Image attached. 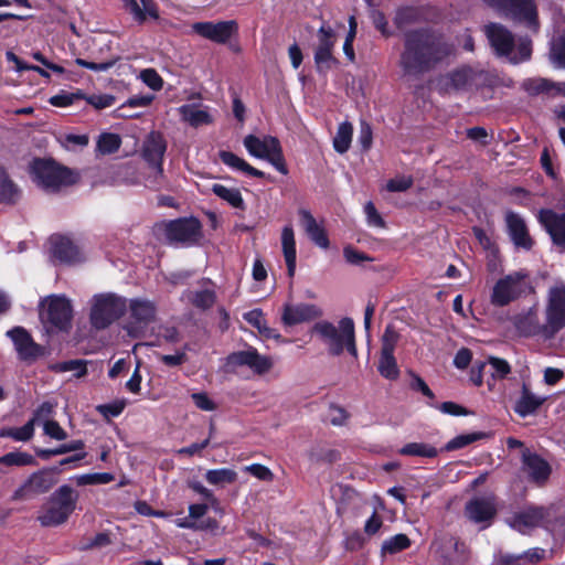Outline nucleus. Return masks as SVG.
<instances>
[{
	"label": "nucleus",
	"instance_id": "36",
	"mask_svg": "<svg viewBox=\"0 0 565 565\" xmlns=\"http://www.w3.org/2000/svg\"><path fill=\"white\" fill-rule=\"evenodd\" d=\"M212 192L232 207L243 209L244 200L238 189L215 183L212 185Z\"/></svg>",
	"mask_w": 565,
	"mask_h": 565
},
{
	"label": "nucleus",
	"instance_id": "42",
	"mask_svg": "<svg viewBox=\"0 0 565 565\" xmlns=\"http://www.w3.org/2000/svg\"><path fill=\"white\" fill-rule=\"evenodd\" d=\"M353 127L350 122H341L338 127L337 134L333 138L334 150L339 153H344L349 150L352 141Z\"/></svg>",
	"mask_w": 565,
	"mask_h": 565
},
{
	"label": "nucleus",
	"instance_id": "18",
	"mask_svg": "<svg viewBox=\"0 0 565 565\" xmlns=\"http://www.w3.org/2000/svg\"><path fill=\"white\" fill-rule=\"evenodd\" d=\"M497 513V503L493 495L478 497L470 500L466 505V514L475 523L482 524V527L490 525Z\"/></svg>",
	"mask_w": 565,
	"mask_h": 565
},
{
	"label": "nucleus",
	"instance_id": "45",
	"mask_svg": "<svg viewBox=\"0 0 565 565\" xmlns=\"http://www.w3.org/2000/svg\"><path fill=\"white\" fill-rule=\"evenodd\" d=\"M51 370L57 373L73 372L77 379L85 376L87 373L86 361L84 360L58 362L53 364Z\"/></svg>",
	"mask_w": 565,
	"mask_h": 565
},
{
	"label": "nucleus",
	"instance_id": "56",
	"mask_svg": "<svg viewBox=\"0 0 565 565\" xmlns=\"http://www.w3.org/2000/svg\"><path fill=\"white\" fill-rule=\"evenodd\" d=\"M125 406V401H115L109 404L98 405L97 411L105 417H117L122 413Z\"/></svg>",
	"mask_w": 565,
	"mask_h": 565
},
{
	"label": "nucleus",
	"instance_id": "50",
	"mask_svg": "<svg viewBox=\"0 0 565 565\" xmlns=\"http://www.w3.org/2000/svg\"><path fill=\"white\" fill-rule=\"evenodd\" d=\"M522 87L531 95L548 93L553 88V82L545 78H529L522 84Z\"/></svg>",
	"mask_w": 565,
	"mask_h": 565
},
{
	"label": "nucleus",
	"instance_id": "38",
	"mask_svg": "<svg viewBox=\"0 0 565 565\" xmlns=\"http://www.w3.org/2000/svg\"><path fill=\"white\" fill-rule=\"evenodd\" d=\"M550 60L555 67L565 68V26L551 42Z\"/></svg>",
	"mask_w": 565,
	"mask_h": 565
},
{
	"label": "nucleus",
	"instance_id": "11",
	"mask_svg": "<svg viewBox=\"0 0 565 565\" xmlns=\"http://www.w3.org/2000/svg\"><path fill=\"white\" fill-rule=\"evenodd\" d=\"M127 305L129 321L125 328L129 335L137 338L156 320L157 303L147 298H132L127 300Z\"/></svg>",
	"mask_w": 565,
	"mask_h": 565
},
{
	"label": "nucleus",
	"instance_id": "5",
	"mask_svg": "<svg viewBox=\"0 0 565 565\" xmlns=\"http://www.w3.org/2000/svg\"><path fill=\"white\" fill-rule=\"evenodd\" d=\"M90 323L96 329H106L127 311V299L114 292L98 294L90 301Z\"/></svg>",
	"mask_w": 565,
	"mask_h": 565
},
{
	"label": "nucleus",
	"instance_id": "55",
	"mask_svg": "<svg viewBox=\"0 0 565 565\" xmlns=\"http://www.w3.org/2000/svg\"><path fill=\"white\" fill-rule=\"evenodd\" d=\"M413 184L412 177L399 175L391 179L386 183V190L390 192H403L409 189Z\"/></svg>",
	"mask_w": 565,
	"mask_h": 565
},
{
	"label": "nucleus",
	"instance_id": "61",
	"mask_svg": "<svg viewBox=\"0 0 565 565\" xmlns=\"http://www.w3.org/2000/svg\"><path fill=\"white\" fill-rule=\"evenodd\" d=\"M343 256H344L345 260L352 265H360L361 263H363L365 260H371V258L367 255L354 249L351 246L344 247Z\"/></svg>",
	"mask_w": 565,
	"mask_h": 565
},
{
	"label": "nucleus",
	"instance_id": "31",
	"mask_svg": "<svg viewBox=\"0 0 565 565\" xmlns=\"http://www.w3.org/2000/svg\"><path fill=\"white\" fill-rule=\"evenodd\" d=\"M281 250L287 265L288 276L292 277L296 271L297 249L295 231L290 224L285 225L280 235Z\"/></svg>",
	"mask_w": 565,
	"mask_h": 565
},
{
	"label": "nucleus",
	"instance_id": "51",
	"mask_svg": "<svg viewBox=\"0 0 565 565\" xmlns=\"http://www.w3.org/2000/svg\"><path fill=\"white\" fill-rule=\"evenodd\" d=\"M218 157H220L221 161L224 164H226L227 167H230L234 170H237V171H243V172L247 171V163L242 158L234 154L233 152L222 150L218 152Z\"/></svg>",
	"mask_w": 565,
	"mask_h": 565
},
{
	"label": "nucleus",
	"instance_id": "19",
	"mask_svg": "<svg viewBox=\"0 0 565 565\" xmlns=\"http://www.w3.org/2000/svg\"><path fill=\"white\" fill-rule=\"evenodd\" d=\"M523 470L529 479L539 484H544L552 472L550 463L535 452L524 449L522 452Z\"/></svg>",
	"mask_w": 565,
	"mask_h": 565
},
{
	"label": "nucleus",
	"instance_id": "58",
	"mask_svg": "<svg viewBox=\"0 0 565 565\" xmlns=\"http://www.w3.org/2000/svg\"><path fill=\"white\" fill-rule=\"evenodd\" d=\"M249 476L263 482H271L274 480V473L270 471V469L260 463L249 465Z\"/></svg>",
	"mask_w": 565,
	"mask_h": 565
},
{
	"label": "nucleus",
	"instance_id": "54",
	"mask_svg": "<svg viewBox=\"0 0 565 565\" xmlns=\"http://www.w3.org/2000/svg\"><path fill=\"white\" fill-rule=\"evenodd\" d=\"M43 430L45 435L55 440H65L67 438L66 431L55 420H44Z\"/></svg>",
	"mask_w": 565,
	"mask_h": 565
},
{
	"label": "nucleus",
	"instance_id": "47",
	"mask_svg": "<svg viewBox=\"0 0 565 565\" xmlns=\"http://www.w3.org/2000/svg\"><path fill=\"white\" fill-rule=\"evenodd\" d=\"M411 546V540L405 534H396L387 540H385L382 544V553L383 554H396L401 551H404Z\"/></svg>",
	"mask_w": 565,
	"mask_h": 565
},
{
	"label": "nucleus",
	"instance_id": "63",
	"mask_svg": "<svg viewBox=\"0 0 565 565\" xmlns=\"http://www.w3.org/2000/svg\"><path fill=\"white\" fill-rule=\"evenodd\" d=\"M398 335L397 333L390 327L386 328L383 338H382V352H394L395 345L397 343Z\"/></svg>",
	"mask_w": 565,
	"mask_h": 565
},
{
	"label": "nucleus",
	"instance_id": "46",
	"mask_svg": "<svg viewBox=\"0 0 565 565\" xmlns=\"http://www.w3.org/2000/svg\"><path fill=\"white\" fill-rule=\"evenodd\" d=\"M121 143V139L117 134L103 132L97 139L96 149L100 154H110L116 152Z\"/></svg>",
	"mask_w": 565,
	"mask_h": 565
},
{
	"label": "nucleus",
	"instance_id": "37",
	"mask_svg": "<svg viewBox=\"0 0 565 565\" xmlns=\"http://www.w3.org/2000/svg\"><path fill=\"white\" fill-rule=\"evenodd\" d=\"M249 324L257 329L263 339L280 340L281 335L267 324L264 313L259 309L249 311Z\"/></svg>",
	"mask_w": 565,
	"mask_h": 565
},
{
	"label": "nucleus",
	"instance_id": "16",
	"mask_svg": "<svg viewBox=\"0 0 565 565\" xmlns=\"http://www.w3.org/2000/svg\"><path fill=\"white\" fill-rule=\"evenodd\" d=\"M166 234L171 242L193 244L201 238V224L194 217L174 220L167 224Z\"/></svg>",
	"mask_w": 565,
	"mask_h": 565
},
{
	"label": "nucleus",
	"instance_id": "24",
	"mask_svg": "<svg viewBox=\"0 0 565 565\" xmlns=\"http://www.w3.org/2000/svg\"><path fill=\"white\" fill-rule=\"evenodd\" d=\"M475 72L470 67H461L439 79V88L444 93L467 89L475 79Z\"/></svg>",
	"mask_w": 565,
	"mask_h": 565
},
{
	"label": "nucleus",
	"instance_id": "44",
	"mask_svg": "<svg viewBox=\"0 0 565 565\" xmlns=\"http://www.w3.org/2000/svg\"><path fill=\"white\" fill-rule=\"evenodd\" d=\"M236 472L232 469L222 468V469H213L209 470L205 473V479L210 484L217 487H225L226 484H231L236 480Z\"/></svg>",
	"mask_w": 565,
	"mask_h": 565
},
{
	"label": "nucleus",
	"instance_id": "13",
	"mask_svg": "<svg viewBox=\"0 0 565 565\" xmlns=\"http://www.w3.org/2000/svg\"><path fill=\"white\" fill-rule=\"evenodd\" d=\"M547 515L545 508L529 505L507 516L505 523L521 534H529L533 530L543 526Z\"/></svg>",
	"mask_w": 565,
	"mask_h": 565
},
{
	"label": "nucleus",
	"instance_id": "64",
	"mask_svg": "<svg viewBox=\"0 0 565 565\" xmlns=\"http://www.w3.org/2000/svg\"><path fill=\"white\" fill-rule=\"evenodd\" d=\"M192 399L195 406L202 411L210 412L215 409L214 402L205 393H194L192 394Z\"/></svg>",
	"mask_w": 565,
	"mask_h": 565
},
{
	"label": "nucleus",
	"instance_id": "8",
	"mask_svg": "<svg viewBox=\"0 0 565 565\" xmlns=\"http://www.w3.org/2000/svg\"><path fill=\"white\" fill-rule=\"evenodd\" d=\"M565 328V284L555 282L547 292L543 339L550 340Z\"/></svg>",
	"mask_w": 565,
	"mask_h": 565
},
{
	"label": "nucleus",
	"instance_id": "17",
	"mask_svg": "<svg viewBox=\"0 0 565 565\" xmlns=\"http://www.w3.org/2000/svg\"><path fill=\"white\" fill-rule=\"evenodd\" d=\"M539 222L550 235L553 244L565 252V212L558 213L550 209L541 210Z\"/></svg>",
	"mask_w": 565,
	"mask_h": 565
},
{
	"label": "nucleus",
	"instance_id": "6",
	"mask_svg": "<svg viewBox=\"0 0 565 565\" xmlns=\"http://www.w3.org/2000/svg\"><path fill=\"white\" fill-rule=\"evenodd\" d=\"M34 182L46 192H56L75 183V174L52 160L35 159L32 164Z\"/></svg>",
	"mask_w": 565,
	"mask_h": 565
},
{
	"label": "nucleus",
	"instance_id": "25",
	"mask_svg": "<svg viewBox=\"0 0 565 565\" xmlns=\"http://www.w3.org/2000/svg\"><path fill=\"white\" fill-rule=\"evenodd\" d=\"M8 335L14 343L19 356L23 360L34 359L40 354V347L35 344L31 335L21 327L8 331Z\"/></svg>",
	"mask_w": 565,
	"mask_h": 565
},
{
	"label": "nucleus",
	"instance_id": "29",
	"mask_svg": "<svg viewBox=\"0 0 565 565\" xmlns=\"http://www.w3.org/2000/svg\"><path fill=\"white\" fill-rule=\"evenodd\" d=\"M166 149L167 145L162 135L151 131L143 141L142 157L149 164H162Z\"/></svg>",
	"mask_w": 565,
	"mask_h": 565
},
{
	"label": "nucleus",
	"instance_id": "1",
	"mask_svg": "<svg viewBox=\"0 0 565 565\" xmlns=\"http://www.w3.org/2000/svg\"><path fill=\"white\" fill-rule=\"evenodd\" d=\"M450 53L449 47L426 31L411 32L406 36L401 66L406 74H418Z\"/></svg>",
	"mask_w": 565,
	"mask_h": 565
},
{
	"label": "nucleus",
	"instance_id": "28",
	"mask_svg": "<svg viewBox=\"0 0 565 565\" xmlns=\"http://www.w3.org/2000/svg\"><path fill=\"white\" fill-rule=\"evenodd\" d=\"M124 8L138 23L159 18L158 7L153 0H125Z\"/></svg>",
	"mask_w": 565,
	"mask_h": 565
},
{
	"label": "nucleus",
	"instance_id": "41",
	"mask_svg": "<svg viewBox=\"0 0 565 565\" xmlns=\"http://www.w3.org/2000/svg\"><path fill=\"white\" fill-rule=\"evenodd\" d=\"M274 366V359L269 355H263L257 350L249 347V370L255 374L265 375Z\"/></svg>",
	"mask_w": 565,
	"mask_h": 565
},
{
	"label": "nucleus",
	"instance_id": "20",
	"mask_svg": "<svg viewBox=\"0 0 565 565\" xmlns=\"http://www.w3.org/2000/svg\"><path fill=\"white\" fill-rule=\"evenodd\" d=\"M515 332L521 337L541 335L543 338L544 324L540 323L535 306L523 310L511 318Z\"/></svg>",
	"mask_w": 565,
	"mask_h": 565
},
{
	"label": "nucleus",
	"instance_id": "3",
	"mask_svg": "<svg viewBox=\"0 0 565 565\" xmlns=\"http://www.w3.org/2000/svg\"><path fill=\"white\" fill-rule=\"evenodd\" d=\"M312 331L320 337L331 354L340 355L347 349L350 354L356 356L352 319L343 318L338 326L326 320L319 321L315 323Z\"/></svg>",
	"mask_w": 565,
	"mask_h": 565
},
{
	"label": "nucleus",
	"instance_id": "15",
	"mask_svg": "<svg viewBox=\"0 0 565 565\" xmlns=\"http://www.w3.org/2000/svg\"><path fill=\"white\" fill-rule=\"evenodd\" d=\"M191 28L199 36L217 44L228 42L238 32L237 23L234 20L195 22Z\"/></svg>",
	"mask_w": 565,
	"mask_h": 565
},
{
	"label": "nucleus",
	"instance_id": "62",
	"mask_svg": "<svg viewBox=\"0 0 565 565\" xmlns=\"http://www.w3.org/2000/svg\"><path fill=\"white\" fill-rule=\"evenodd\" d=\"M88 103L96 109H104L114 105L115 97L108 94L93 95L88 98Z\"/></svg>",
	"mask_w": 565,
	"mask_h": 565
},
{
	"label": "nucleus",
	"instance_id": "14",
	"mask_svg": "<svg viewBox=\"0 0 565 565\" xmlns=\"http://www.w3.org/2000/svg\"><path fill=\"white\" fill-rule=\"evenodd\" d=\"M41 311L43 321L50 322L60 330H65L72 320L71 301L64 296H50L43 301Z\"/></svg>",
	"mask_w": 565,
	"mask_h": 565
},
{
	"label": "nucleus",
	"instance_id": "22",
	"mask_svg": "<svg viewBox=\"0 0 565 565\" xmlns=\"http://www.w3.org/2000/svg\"><path fill=\"white\" fill-rule=\"evenodd\" d=\"M317 40L315 61L320 67L332 60V50L337 41L335 32L329 24L322 23L318 30Z\"/></svg>",
	"mask_w": 565,
	"mask_h": 565
},
{
	"label": "nucleus",
	"instance_id": "43",
	"mask_svg": "<svg viewBox=\"0 0 565 565\" xmlns=\"http://www.w3.org/2000/svg\"><path fill=\"white\" fill-rule=\"evenodd\" d=\"M399 454L403 456L435 458L438 455V450L433 445L426 443H409L399 449Z\"/></svg>",
	"mask_w": 565,
	"mask_h": 565
},
{
	"label": "nucleus",
	"instance_id": "52",
	"mask_svg": "<svg viewBox=\"0 0 565 565\" xmlns=\"http://www.w3.org/2000/svg\"><path fill=\"white\" fill-rule=\"evenodd\" d=\"M488 364L492 370L493 379H504L511 372L510 364L503 359L490 356Z\"/></svg>",
	"mask_w": 565,
	"mask_h": 565
},
{
	"label": "nucleus",
	"instance_id": "27",
	"mask_svg": "<svg viewBox=\"0 0 565 565\" xmlns=\"http://www.w3.org/2000/svg\"><path fill=\"white\" fill-rule=\"evenodd\" d=\"M300 216V224L309 238L320 248L327 249L329 247V238L321 226L313 217V215L305 209L298 211Z\"/></svg>",
	"mask_w": 565,
	"mask_h": 565
},
{
	"label": "nucleus",
	"instance_id": "32",
	"mask_svg": "<svg viewBox=\"0 0 565 565\" xmlns=\"http://www.w3.org/2000/svg\"><path fill=\"white\" fill-rule=\"evenodd\" d=\"M545 402V397L539 396L530 391L526 384H523L520 397L515 401L514 412L522 418L536 413Z\"/></svg>",
	"mask_w": 565,
	"mask_h": 565
},
{
	"label": "nucleus",
	"instance_id": "30",
	"mask_svg": "<svg viewBox=\"0 0 565 565\" xmlns=\"http://www.w3.org/2000/svg\"><path fill=\"white\" fill-rule=\"evenodd\" d=\"M52 255L55 259L75 264L82 259L78 247L67 237L57 236L52 238Z\"/></svg>",
	"mask_w": 565,
	"mask_h": 565
},
{
	"label": "nucleus",
	"instance_id": "49",
	"mask_svg": "<svg viewBox=\"0 0 565 565\" xmlns=\"http://www.w3.org/2000/svg\"><path fill=\"white\" fill-rule=\"evenodd\" d=\"M483 436H484V434H482V433H469V434L458 435L446 444L445 450L452 451L456 449L463 448V447L481 439Z\"/></svg>",
	"mask_w": 565,
	"mask_h": 565
},
{
	"label": "nucleus",
	"instance_id": "35",
	"mask_svg": "<svg viewBox=\"0 0 565 565\" xmlns=\"http://www.w3.org/2000/svg\"><path fill=\"white\" fill-rule=\"evenodd\" d=\"M20 198V190L9 178L7 171L0 167V202L13 204Z\"/></svg>",
	"mask_w": 565,
	"mask_h": 565
},
{
	"label": "nucleus",
	"instance_id": "9",
	"mask_svg": "<svg viewBox=\"0 0 565 565\" xmlns=\"http://www.w3.org/2000/svg\"><path fill=\"white\" fill-rule=\"evenodd\" d=\"M57 471L44 468L31 473L12 493L11 500L26 502L47 493L57 483Z\"/></svg>",
	"mask_w": 565,
	"mask_h": 565
},
{
	"label": "nucleus",
	"instance_id": "59",
	"mask_svg": "<svg viewBox=\"0 0 565 565\" xmlns=\"http://www.w3.org/2000/svg\"><path fill=\"white\" fill-rule=\"evenodd\" d=\"M116 62H117V58H113V60H109V61H106V62H102V63L88 62V61L83 60V58H76L75 60V63L78 66L88 68V70L94 71V72H106L110 67H113L116 64Z\"/></svg>",
	"mask_w": 565,
	"mask_h": 565
},
{
	"label": "nucleus",
	"instance_id": "60",
	"mask_svg": "<svg viewBox=\"0 0 565 565\" xmlns=\"http://www.w3.org/2000/svg\"><path fill=\"white\" fill-rule=\"evenodd\" d=\"M367 224L374 227H383L384 221L376 211L372 202H367L364 206Z\"/></svg>",
	"mask_w": 565,
	"mask_h": 565
},
{
	"label": "nucleus",
	"instance_id": "40",
	"mask_svg": "<svg viewBox=\"0 0 565 565\" xmlns=\"http://www.w3.org/2000/svg\"><path fill=\"white\" fill-rule=\"evenodd\" d=\"M35 418H31L20 428L4 427L0 429L1 438H12L15 441H29L34 435Z\"/></svg>",
	"mask_w": 565,
	"mask_h": 565
},
{
	"label": "nucleus",
	"instance_id": "48",
	"mask_svg": "<svg viewBox=\"0 0 565 565\" xmlns=\"http://www.w3.org/2000/svg\"><path fill=\"white\" fill-rule=\"evenodd\" d=\"M150 172L145 180L147 188L160 190L166 186V177L163 174L162 164H149Z\"/></svg>",
	"mask_w": 565,
	"mask_h": 565
},
{
	"label": "nucleus",
	"instance_id": "34",
	"mask_svg": "<svg viewBox=\"0 0 565 565\" xmlns=\"http://www.w3.org/2000/svg\"><path fill=\"white\" fill-rule=\"evenodd\" d=\"M33 463L32 455L24 451H11L0 457V475H7L11 467H25Z\"/></svg>",
	"mask_w": 565,
	"mask_h": 565
},
{
	"label": "nucleus",
	"instance_id": "10",
	"mask_svg": "<svg viewBox=\"0 0 565 565\" xmlns=\"http://www.w3.org/2000/svg\"><path fill=\"white\" fill-rule=\"evenodd\" d=\"M500 14L524 23L527 28L539 29L537 10L534 0H483Z\"/></svg>",
	"mask_w": 565,
	"mask_h": 565
},
{
	"label": "nucleus",
	"instance_id": "12",
	"mask_svg": "<svg viewBox=\"0 0 565 565\" xmlns=\"http://www.w3.org/2000/svg\"><path fill=\"white\" fill-rule=\"evenodd\" d=\"M249 154L267 160L282 174L288 173L279 141L275 137L249 135Z\"/></svg>",
	"mask_w": 565,
	"mask_h": 565
},
{
	"label": "nucleus",
	"instance_id": "26",
	"mask_svg": "<svg viewBox=\"0 0 565 565\" xmlns=\"http://www.w3.org/2000/svg\"><path fill=\"white\" fill-rule=\"evenodd\" d=\"M214 285L211 281H203L200 289L186 290L182 294L181 300L194 307L205 310L215 302Z\"/></svg>",
	"mask_w": 565,
	"mask_h": 565
},
{
	"label": "nucleus",
	"instance_id": "2",
	"mask_svg": "<svg viewBox=\"0 0 565 565\" xmlns=\"http://www.w3.org/2000/svg\"><path fill=\"white\" fill-rule=\"evenodd\" d=\"M78 492L68 484L58 487L42 505L36 516L44 527H56L67 522L76 510Z\"/></svg>",
	"mask_w": 565,
	"mask_h": 565
},
{
	"label": "nucleus",
	"instance_id": "23",
	"mask_svg": "<svg viewBox=\"0 0 565 565\" xmlns=\"http://www.w3.org/2000/svg\"><path fill=\"white\" fill-rule=\"evenodd\" d=\"M505 223L509 235L516 247L530 249L533 245V241L529 235V231L524 220L514 212H508L505 214Z\"/></svg>",
	"mask_w": 565,
	"mask_h": 565
},
{
	"label": "nucleus",
	"instance_id": "4",
	"mask_svg": "<svg viewBox=\"0 0 565 565\" xmlns=\"http://www.w3.org/2000/svg\"><path fill=\"white\" fill-rule=\"evenodd\" d=\"M486 35L494 51L507 56L512 63H520L531 56V41L520 39L515 43L511 32L501 24L490 23L484 26Z\"/></svg>",
	"mask_w": 565,
	"mask_h": 565
},
{
	"label": "nucleus",
	"instance_id": "53",
	"mask_svg": "<svg viewBox=\"0 0 565 565\" xmlns=\"http://www.w3.org/2000/svg\"><path fill=\"white\" fill-rule=\"evenodd\" d=\"M141 81L151 89L159 90L162 88L163 81L158 72L153 68H146L140 72Z\"/></svg>",
	"mask_w": 565,
	"mask_h": 565
},
{
	"label": "nucleus",
	"instance_id": "33",
	"mask_svg": "<svg viewBox=\"0 0 565 565\" xmlns=\"http://www.w3.org/2000/svg\"><path fill=\"white\" fill-rule=\"evenodd\" d=\"M178 111L182 120H184L192 127L209 125L213 121L211 115L205 109H202L192 104L180 106L178 108Z\"/></svg>",
	"mask_w": 565,
	"mask_h": 565
},
{
	"label": "nucleus",
	"instance_id": "39",
	"mask_svg": "<svg viewBox=\"0 0 565 565\" xmlns=\"http://www.w3.org/2000/svg\"><path fill=\"white\" fill-rule=\"evenodd\" d=\"M377 370L380 374L391 381L396 380L399 376V369L394 358V352L381 351Z\"/></svg>",
	"mask_w": 565,
	"mask_h": 565
},
{
	"label": "nucleus",
	"instance_id": "7",
	"mask_svg": "<svg viewBox=\"0 0 565 565\" xmlns=\"http://www.w3.org/2000/svg\"><path fill=\"white\" fill-rule=\"evenodd\" d=\"M531 290L529 274L524 270L510 273L498 279L492 287L490 301L495 307H504Z\"/></svg>",
	"mask_w": 565,
	"mask_h": 565
},
{
	"label": "nucleus",
	"instance_id": "57",
	"mask_svg": "<svg viewBox=\"0 0 565 565\" xmlns=\"http://www.w3.org/2000/svg\"><path fill=\"white\" fill-rule=\"evenodd\" d=\"M213 430H214V426L213 424H211L210 426V435L206 439H204L203 441L201 443H194L188 447H183V448H180L177 454L178 455H184V456H194L195 454H199L201 450H203L204 448H206L210 444V440H211V437H212V434H213Z\"/></svg>",
	"mask_w": 565,
	"mask_h": 565
},
{
	"label": "nucleus",
	"instance_id": "21",
	"mask_svg": "<svg viewBox=\"0 0 565 565\" xmlns=\"http://www.w3.org/2000/svg\"><path fill=\"white\" fill-rule=\"evenodd\" d=\"M322 316V310L310 303L286 305L281 320L285 326H296L315 320Z\"/></svg>",
	"mask_w": 565,
	"mask_h": 565
}]
</instances>
